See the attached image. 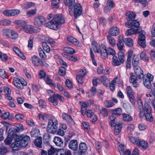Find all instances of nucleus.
Here are the masks:
<instances>
[{"instance_id":"nucleus-1","label":"nucleus","mask_w":155,"mask_h":155,"mask_svg":"<svg viewBox=\"0 0 155 155\" xmlns=\"http://www.w3.org/2000/svg\"><path fill=\"white\" fill-rule=\"evenodd\" d=\"M64 22V18L61 15H56L54 16L51 21L45 24V26L50 29L57 30Z\"/></svg>"},{"instance_id":"nucleus-2","label":"nucleus","mask_w":155,"mask_h":155,"mask_svg":"<svg viewBox=\"0 0 155 155\" xmlns=\"http://www.w3.org/2000/svg\"><path fill=\"white\" fill-rule=\"evenodd\" d=\"M130 28V29L127 30L126 31V34L127 35H130L134 34H138L139 33V35L138 38V44L143 48L146 47L145 32L144 31H142L140 32V31H138L137 29H135L134 28Z\"/></svg>"},{"instance_id":"nucleus-3","label":"nucleus","mask_w":155,"mask_h":155,"mask_svg":"<svg viewBox=\"0 0 155 155\" xmlns=\"http://www.w3.org/2000/svg\"><path fill=\"white\" fill-rule=\"evenodd\" d=\"M58 130V120L54 118L49 120L46 129L47 131L49 133L54 134Z\"/></svg>"},{"instance_id":"nucleus-4","label":"nucleus","mask_w":155,"mask_h":155,"mask_svg":"<svg viewBox=\"0 0 155 155\" xmlns=\"http://www.w3.org/2000/svg\"><path fill=\"white\" fill-rule=\"evenodd\" d=\"M15 23L21 27L23 31L27 33H32L33 32L32 27L27 25V23L24 21L18 20L15 21Z\"/></svg>"},{"instance_id":"nucleus-5","label":"nucleus","mask_w":155,"mask_h":155,"mask_svg":"<svg viewBox=\"0 0 155 155\" xmlns=\"http://www.w3.org/2000/svg\"><path fill=\"white\" fill-rule=\"evenodd\" d=\"M74 8V13H72V11H69L70 14L71 15H74V17L77 18L80 16L82 12V8L81 5L78 3L75 4Z\"/></svg>"},{"instance_id":"nucleus-6","label":"nucleus","mask_w":155,"mask_h":155,"mask_svg":"<svg viewBox=\"0 0 155 155\" xmlns=\"http://www.w3.org/2000/svg\"><path fill=\"white\" fill-rule=\"evenodd\" d=\"M14 85L18 89H22L24 86L27 85L26 82L22 78H14Z\"/></svg>"},{"instance_id":"nucleus-7","label":"nucleus","mask_w":155,"mask_h":155,"mask_svg":"<svg viewBox=\"0 0 155 155\" xmlns=\"http://www.w3.org/2000/svg\"><path fill=\"white\" fill-rule=\"evenodd\" d=\"M143 83L145 86L147 88H150L151 86V81L153 79V76L149 73H148L147 75H145L143 78Z\"/></svg>"},{"instance_id":"nucleus-8","label":"nucleus","mask_w":155,"mask_h":155,"mask_svg":"<svg viewBox=\"0 0 155 155\" xmlns=\"http://www.w3.org/2000/svg\"><path fill=\"white\" fill-rule=\"evenodd\" d=\"M125 24L126 26L128 28H134L135 29H137L139 31H140L141 30V28L140 27V23L137 20L134 19L131 22L126 21L125 22Z\"/></svg>"},{"instance_id":"nucleus-9","label":"nucleus","mask_w":155,"mask_h":155,"mask_svg":"<svg viewBox=\"0 0 155 155\" xmlns=\"http://www.w3.org/2000/svg\"><path fill=\"white\" fill-rule=\"evenodd\" d=\"M126 91L127 96L130 102L133 105H135V97L132 89L130 86H128L127 87Z\"/></svg>"},{"instance_id":"nucleus-10","label":"nucleus","mask_w":155,"mask_h":155,"mask_svg":"<svg viewBox=\"0 0 155 155\" xmlns=\"http://www.w3.org/2000/svg\"><path fill=\"white\" fill-rule=\"evenodd\" d=\"M18 133L15 127H12L10 128L8 131V135L9 137L14 138L15 140L18 141L20 140L19 137L17 134Z\"/></svg>"},{"instance_id":"nucleus-11","label":"nucleus","mask_w":155,"mask_h":155,"mask_svg":"<svg viewBox=\"0 0 155 155\" xmlns=\"http://www.w3.org/2000/svg\"><path fill=\"white\" fill-rule=\"evenodd\" d=\"M45 21V19L43 16L41 15L37 16L35 18L34 25L38 26H41Z\"/></svg>"},{"instance_id":"nucleus-12","label":"nucleus","mask_w":155,"mask_h":155,"mask_svg":"<svg viewBox=\"0 0 155 155\" xmlns=\"http://www.w3.org/2000/svg\"><path fill=\"white\" fill-rule=\"evenodd\" d=\"M115 6V4L113 0H107L106 5L104 8V12L107 13L110 11Z\"/></svg>"},{"instance_id":"nucleus-13","label":"nucleus","mask_w":155,"mask_h":155,"mask_svg":"<svg viewBox=\"0 0 155 155\" xmlns=\"http://www.w3.org/2000/svg\"><path fill=\"white\" fill-rule=\"evenodd\" d=\"M78 143L77 140H71L68 143V147L69 148L74 150L76 151L78 148Z\"/></svg>"},{"instance_id":"nucleus-14","label":"nucleus","mask_w":155,"mask_h":155,"mask_svg":"<svg viewBox=\"0 0 155 155\" xmlns=\"http://www.w3.org/2000/svg\"><path fill=\"white\" fill-rule=\"evenodd\" d=\"M125 126V124L122 123L115 124V126L113 127H114V134L115 135H118L120 132L121 128L122 127H124Z\"/></svg>"},{"instance_id":"nucleus-15","label":"nucleus","mask_w":155,"mask_h":155,"mask_svg":"<svg viewBox=\"0 0 155 155\" xmlns=\"http://www.w3.org/2000/svg\"><path fill=\"white\" fill-rule=\"evenodd\" d=\"M135 73L138 78L141 79L144 76L143 71L139 66L134 67Z\"/></svg>"},{"instance_id":"nucleus-16","label":"nucleus","mask_w":155,"mask_h":155,"mask_svg":"<svg viewBox=\"0 0 155 155\" xmlns=\"http://www.w3.org/2000/svg\"><path fill=\"white\" fill-rule=\"evenodd\" d=\"M130 75L129 80L130 83H132L134 87H138L139 84L137 82V77L133 73H130Z\"/></svg>"},{"instance_id":"nucleus-17","label":"nucleus","mask_w":155,"mask_h":155,"mask_svg":"<svg viewBox=\"0 0 155 155\" xmlns=\"http://www.w3.org/2000/svg\"><path fill=\"white\" fill-rule=\"evenodd\" d=\"M99 52L101 55L103 57L107 58V48H106L105 45L104 44L101 45L100 49L99 50Z\"/></svg>"},{"instance_id":"nucleus-18","label":"nucleus","mask_w":155,"mask_h":155,"mask_svg":"<svg viewBox=\"0 0 155 155\" xmlns=\"http://www.w3.org/2000/svg\"><path fill=\"white\" fill-rule=\"evenodd\" d=\"M138 105V108L139 110L140 113L139 115L140 117H142L144 116V111L143 110V105L141 100L139 99L137 101Z\"/></svg>"},{"instance_id":"nucleus-19","label":"nucleus","mask_w":155,"mask_h":155,"mask_svg":"<svg viewBox=\"0 0 155 155\" xmlns=\"http://www.w3.org/2000/svg\"><path fill=\"white\" fill-rule=\"evenodd\" d=\"M125 15L127 21L131 22L135 18L136 14L132 11H129L126 12Z\"/></svg>"},{"instance_id":"nucleus-20","label":"nucleus","mask_w":155,"mask_h":155,"mask_svg":"<svg viewBox=\"0 0 155 155\" xmlns=\"http://www.w3.org/2000/svg\"><path fill=\"white\" fill-rule=\"evenodd\" d=\"M19 138H21V140H20V142L21 143L22 147H26L28 144V143L30 140V137L29 136L26 135L24 137L22 138L19 137Z\"/></svg>"},{"instance_id":"nucleus-21","label":"nucleus","mask_w":155,"mask_h":155,"mask_svg":"<svg viewBox=\"0 0 155 155\" xmlns=\"http://www.w3.org/2000/svg\"><path fill=\"white\" fill-rule=\"evenodd\" d=\"M21 138L18 141L15 140V142L13 143L12 145V149L13 150H20L22 147L21 143L20 142Z\"/></svg>"},{"instance_id":"nucleus-22","label":"nucleus","mask_w":155,"mask_h":155,"mask_svg":"<svg viewBox=\"0 0 155 155\" xmlns=\"http://www.w3.org/2000/svg\"><path fill=\"white\" fill-rule=\"evenodd\" d=\"M67 39L68 41L73 43L75 45L79 47H82V45L79 44V41L75 38L71 36H68Z\"/></svg>"},{"instance_id":"nucleus-23","label":"nucleus","mask_w":155,"mask_h":155,"mask_svg":"<svg viewBox=\"0 0 155 155\" xmlns=\"http://www.w3.org/2000/svg\"><path fill=\"white\" fill-rule=\"evenodd\" d=\"M32 63L35 66H40L41 63V60L38 56L36 55L33 56L32 58Z\"/></svg>"},{"instance_id":"nucleus-24","label":"nucleus","mask_w":155,"mask_h":155,"mask_svg":"<svg viewBox=\"0 0 155 155\" xmlns=\"http://www.w3.org/2000/svg\"><path fill=\"white\" fill-rule=\"evenodd\" d=\"M119 33V30L116 27H111L109 31V33L112 36H116L118 35Z\"/></svg>"},{"instance_id":"nucleus-25","label":"nucleus","mask_w":155,"mask_h":155,"mask_svg":"<svg viewBox=\"0 0 155 155\" xmlns=\"http://www.w3.org/2000/svg\"><path fill=\"white\" fill-rule=\"evenodd\" d=\"M79 152L81 154H84L87 150L86 144L84 143H81L79 145Z\"/></svg>"},{"instance_id":"nucleus-26","label":"nucleus","mask_w":155,"mask_h":155,"mask_svg":"<svg viewBox=\"0 0 155 155\" xmlns=\"http://www.w3.org/2000/svg\"><path fill=\"white\" fill-rule=\"evenodd\" d=\"M54 142L56 145L58 147H62L63 145V141L60 137H56L54 138Z\"/></svg>"},{"instance_id":"nucleus-27","label":"nucleus","mask_w":155,"mask_h":155,"mask_svg":"<svg viewBox=\"0 0 155 155\" xmlns=\"http://www.w3.org/2000/svg\"><path fill=\"white\" fill-rule=\"evenodd\" d=\"M62 117L63 119L66 120L68 122L74 123V122L71 117L67 113H63L62 114Z\"/></svg>"},{"instance_id":"nucleus-28","label":"nucleus","mask_w":155,"mask_h":155,"mask_svg":"<svg viewBox=\"0 0 155 155\" xmlns=\"http://www.w3.org/2000/svg\"><path fill=\"white\" fill-rule=\"evenodd\" d=\"M96 93V89L95 87H92L91 89L88 91L87 95L89 97H93Z\"/></svg>"},{"instance_id":"nucleus-29","label":"nucleus","mask_w":155,"mask_h":155,"mask_svg":"<svg viewBox=\"0 0 155 155\" xmlns=\"http://www.w3.org/2000/svg\"><path fill=\"white\" fill-rule=\"evenodd\" d=\"M139 57L138 55H134L132 58V63L133 67L137 66L139 63Z\"/></svg>"},{"instance_id":"nucleus-30","label":"nucleus","mask_w":155,"mask_h":155,"mask_svg":"<svg viewBox=\"0 0 155 155\" xmlns=\"http://www.w3.org/2000/svg\"><path fill=\"white\" fill-rule=\"evenodd\" d=\"M118 58L121 64L124 63L125 58V54L123 51H119L118 53Z\"/></svg>"},{"instance_id":"nucleus-31","label":"nucleus","mask_w":155,"mask_h":155,"mask_svg":"<svg viewBox=\"0 0 155 155\" xmlns=\"http://www.w3.org/2000/svg\"><path fill=\"white\" fill-rule=\"evenodd\" d=\"M110 124L111 127L115 126L117 121V118L115 115L113 114L110 117Z\"/></svg>"},{"instance_id":"nucleus-32","label":"nucleus","mask_w":155,"mask_h":155,"mask_svg":"<svg viewBox=\"0 0 155 155\" xmlns=\"http://www.w3.org/2000/svg\"><path fill=\"white\" fill-rule=\"evenodd\" d=\"M112 114L114 115L119 116L122 113V110L120 108H117L115 109H112L111 110Z\"/></svg>"},{"instance_id":"nucleus-33","label":"nucleus","mask_w":155,"mask_h":155,"mask_svg":"<svg viewBox=\"0 0 155 155\" xmlns=\"http://www.w3.org/2000/svg\"><path fill=\"white\" fill-rule=\"evenodd\" d=\"M124 42L126 45L129 47H132L133 45V42L130 38H126L124 39Z\"/></svg>"},{"instance_id":"nucleus-34","label":"nucleus","mask_w":155,"mask_h":155,"mask_svg":"<svg viewBox=\"0 0 155 155\" xmlns=\"http://www.w3.org/2000/svg\"><path fill=\"white\" fill-rule=\"evenodd\" d=\"M121 62L118 60L117 57L114 56L112 58V64L114 66H118L121 65Z\"/></svg>"},{"instance_id":"nucleus-35","label":"nucleus","mask_w":155,"mask_h":155,"mask_svg":"<svg viewBox=\"0 0 155 155\" xmlns=\"http://www.w3.org/2000/svg\"><path fill=\"white\" fill-rule=\"evenodd\" d=\"M35 5V4L31 2H27L23 4V7L24 8L28 9L29 8L34 7Z\"/></svg>"},{"instance_id":"nucleus-36","label":"nucleus","mask_w":155,"mask_h":155,"mask_svg":"<svg viewBox=\"0 0 155 155\" xmlns=\"http://www.w3.org/2000/svg\"><path fill=\"white\" fill-rule=\"evenodd\" d=\"M137 145L140 147H141L143 149L146 150L148 147V144L145 141H141L140 140L139 143H138Z\"/></svg>"},{"instance_id":"nucleus-37","label":"nucleus","mask_w":155,"mask_h":155,"mask_svg":"<svg viewBox=\"0 0 155 155\" xmlns=\"http://www.w3.org/2000/svg\"><path fill=\"white\" fill-rule=\"evenodd\" d=\"M63 49L64 51L68 54H73L75 52L74 50L70 47H65Z\"/></svg>"},{"instance_id":"nucleus-38","label":"nucleus","mask_w":155,"mask_h":155,"mask_svg":"<svg viewBox=\"0 0 155 155\" xmlns=\"http://www.w3.org/2000/svg\"><path fill=\"white\" fill-rule=\"evenodd\" d=\"M117 79V77H115L110 83V88L111 91H113L114 90L115 84L116 83V80Z\"/></svg>"},{"instance_id":"nucleus-39","label":"nucleus","mask_w":155,"mask_h":155,"mask_svg":"<svg viewBox=\"0 0 155 155\" xmlns=\"http://www.w3.org/2000/svg\"><path fill=\"white\" fill-rule=\"evenodd\" d=\"M94 101L92 100H89L82 104V107L83 108L88 107L94 103Z\"/></svg>"},{"instance_id":"nucleus-40","label":"nucleus","mask_w":155,"mask_h":155,"mask_svg":"<svg viewBox=\"0 0 155 155\" xmlns=\"http://www.w3.org/2000/svg\"><path fill=\"white\" fill-rule=\"evenodd\" d=\"M145 117L146 120L149 122H152L153 120V118L152 117L151 112L145 113L144 112Z\"/></svg>"},{"instance_id":"nucleus-41","label":"nucleus","mask_w":155,"mask_h":155,"mask_svg":"<svg viewBox=\"0 0 155 155\" xmlns=\"http://www.w3.org/2000/svg\"><path fill=\"white\" fill-rule=\"evenodd\" d=\"M91 44L94 52L99 53V51L98 49V45L97 42L96 41H92Z\"/></svg>"},{"instance_id":"nucleus-42","label":"nucleus","mask_w":155,"mask_h":155,"mask_svg":"<svg viewBox=\"0 0 155 155\" xmlns=\"http://www.w3.org/2000/svg\"><path fill=\"white\" fill-rule=\"evenodd\" d=\"M107 38L110 45L112 46H114L115 45L116 42L114 38L110 35H107Z\"/></svg>"},{"instance_id":"nucleus-43","label":"nucleus","mask_w":155,"mask_h":155,"mask_svg":"<svg viewBox=\"0 0 155 155\" xmlns=\"http://www.w3.org/2000/svg\"><path fill=\"white\" fill-rule=\"evenodd\" d=\"M122 115L123 120L125 121L129 122L133 120L132 117L127 114L123 113Z\"/></svg>"},{"instance_id":"nucleus-44","label":"nucleus","mask_w":155,"mask_h":155,"mask_svg":"<svg viewBox=\"0 0 155 155\" xmlns=\"http://www.w3.org/2000/svg\"><path fill=\"white\" fill-rule=\"evenodd\" d=\"M39 134V130L38 129H34L32 130L31 132V135L32 137H36Z\"/></svg>"},{"instance_id":"nucleus-45","label":"nucleus","mask_w":155,"mask_h":155,"mask_svg":"<svg viewBox=\"0 0 155 155\" xmlns=\"http://www.w3.org/2000/svg\"><path fill=\"white\" fill-rule=\"evenodd\" d=\"M42 143V138L41 137H39L35 140V145L39 148L41 147Z\"/></svg>"},{"instance_id":"nucleus-46","label":"nucleus","mask_w":155,"mask_h":155,"mask_svg":"<svg viewBox=\"0 0 155 155\" xmlns=\"http://www.w3.org/2000/svg\"><path fill=\"white\" fill-rule=\"evenodd\" d=\"M11 23V21L8 19H3L0 20V25H1L7 26Z\"/></svg>"},{"instance_id":"nucleus-47","label":"nucleus","mask_w":155,"mask_h":155,"mask_svg":"<svg viewBox=\"0 0 155 155\" xmlns=\"http://www.w3.org/2000/svg\"><path fill=\"white\" fill-rule=\"evenodd\" d=\"M140 58L141 59L145 61H148V57L147 55L145 52L143 51L140 54Z\"/></svg>"},{"instance_id":"nucleus-48","label":"nucleus","mask_w":155,"mask_h":155,"mask_svg":"<svg viewBox=\"0 0 155 155\" xmlns=\"http://www.w3.org/2000/svg\"><path fill=\"white\" fill-rule=\"evenodd\" d=\"M16 130L18 133L21 132L24 130V127L23 125L21 124H15Z\"/></svg>"},{"instance_id":"nucleus-49","label":"nucleus","mask_w":155,"mask_h":155,"mask_svg":"<svg viewBox=\"0 0 155 155\" xmlns=\"http://www.w3.org/2000/svg\"><path fill=\"white\" fill-rule=\"evenodd\" d=\"M104 105L106 107H111L114 105V103L110 100H106L104 102Z\"/></svg>"},{"instance_id":"nucleus-50","label":"nucleus","mask_w":155,"mask_h":155,"mask_svg":"<svg viewBox=\"0 0 155 155\" xmlns=\"http://www.w3.org/2000/svg\"><path fill=\"white\" fill-rule=\"evenodd\" d=\"M38 117L40 119H42L43 120H46L49 117V115L43 113L38 114Z\"/></svg>"},{"instance_id":"nucleus-51","label":"nucleus","mask_w":155,"mask_h":155,"mask_svg":"<svg viewBox=\"0 0 155 155\" xmlns=\"http://www.w3.org/2000/svg\"><path fill=\"white\" fill-rule=\"evenodd\" d=\"M144 111L145 113L151 112V108L150 105L147 103L144 104Z\"/></svg>"},{"instance_id":"nucleus-52","label":"nucleus","mask_w":155,"mask_h":155,"mask_svg":"<svg viewBox=\"0 0 155 155\" xmlns=\"http://www.w3.org/2000/svg\"><path fill=\"white\" fill-rule=\"evenodd\" d=\"M131 56L128 54L126 61V67L127 68L131 67Z\"/></svg>"},{"instance_id":"nucleus-53","label":"nucleus","mask_w":155,"mask_h":155,"mask_svg":"<svg viewBox=\"0 0 155 155\" xmlns=\"http://www.w3.org/2000/svg\"><path fill=\"white\" fill-rule=\"evenodd\" d=\"M129 139L130 141L133 144H136L137 145L138 143H139L140 139L134 138L132 137H129Z\"/></svg>"},{"instance_id":"nucleus-54","label":"nucleus","mask_w":155,"mask_h":155,"mask_svg":"<svg viewBox=\"0 0 155 155\" xmlns=\"http://www.w3.org/2000/svg\"><path fill=\"white\" fill-rule=\"evenodd\" d=\"M18 34L15 31L12 30L9 38L12 39H15L18 38Z\"/></svg>"},{"instance_id":"nucleus-55","label":"nucleus","mask_w":155,"mask_h":155,"mask_svg":"<svg viewBox=\"0 0 155 155\" xmlns=\"http://www.w3.org/2000/svg\"><path fill=\"white\" fill-rule=\"evenodd\" d=\"M101 80L105 86L107 85L109 82V80L107 77L102 76L101 77Z\"/></svg>"},{"instance_id":"nucleus-56","label":"nucleus","mask_w":155,"mask_h":155,"mask_svg":"<svg viewBox=\"0 0 155 155\" xmlns=\"http://www.w3.org/2000/svg\"><path fill=\"white\" fill-rule=\"evenodd\" d=\"M12 30L8 29H4L3 30V35L8 38L10 37Z\"/></svg>"},{"instance_id":"nucleus-57","label":"nucleus","mask_w":155,"mask_h":155,"mask_svg":"<svg viewBox=\"0 0 155 155\" xmlns=\"http://www.w3.org/2000/svg\"><path fill=\"white\" fill-rule=\"evenodd\" d=\"M42 45L43 49L46 51L48 52H49L50 51V47L47 45L46 42H42Z\"/></svg>"},{"instance_id":"nucleus-58","label":"nucleus","mask_w":155,"mask_h":155,"mask_svg":"<svg viewBox=\"0 0 155 155\" xmlns=\"http://www.w3.org/2000/svg\"><path fill=\"white\" fill-rule=\"evenodd\" d=\"M107 55H111L113 56H114L116 54V52L114 50L110 47L107 48Z\"/></svg>"},{"instance_id":"nucleus-59","label":"nucleus","mask_w":155,"mask_h":155,"mask_svg":"<svg viewBox=\"0 0 155 155\" xmlns=\"http://www.w3.org/2000/svg\"><path fill=\"white\" fill-rule=\"evenodd\" d=\"M55 97L53 95L48 99L49 101L52 103L54 106L57 105L58 104L57 101L55 99Z\"/></svg>"},{"instance_id":"nucleus-60","label":"nucleus","mask_w":155,"mask_h":155,"mask_svg":"<svg viewBox=\"0 0 155 155\" xmlns=\"http://www.w3.org/2000/svg\"><path fill=\"white\" fill-rule=\"evenodd\" d=\"M57 150L54 148L52 146H51L50 148L48 150V154L49 155L54 154L55 153H56Z\"/></svg>"},{"instance_id":"nucleus-61","label":"nucleus","mask_w":155,"mask_h":155,"mask_svg":"<svg viewBox=\"0 0 155 155\" xmlns=\"http://www.w3.org/2000/svg\"><path fill=\"white\" fill-rule=\"evenodd\" d=\"M38 51L40 57L42 58L45 59L46 58V55L45 54L44 51L41 48H39Z\"/></svg>"},{"instance_id":"nucleus-62","label":"nucleus","mask_w":155,"mask_h":155,"mask_svg":"<svg viewBox=\"0 0 155 155\" xmlns=\"http://www.w3.org/2000/svg\"><path fill=\"white\" fill-rule=\"evenodd\" d=\"M0 77L3 79L7 78V73L6 71L3 69H0Z\"/></svg>"},{"instance_id":"nucleus-63","label":"nucleus","mask_w":155,"mask_h":155,"mask_svg":"<svg viewBox=\"0 0 155 155\" xmlns=\"http://www.w3.org/2000/svg\"><path fill=\"white\" fill-rule=\"evenodd\" d=\"M124 42L118 41L117 43L118 48L119 50V51H123L124 45Z\"/></svg>"},{"instance_id":"nucleus-64","label":"nucleus","mask_w":155,"mask_h":155,"mask_svg":"<svg viewBox=\"0 0 155 155\" xmlns=\"http://www.w3.org/2000/svg\"><path fill=\"white\" fill-rule=\"evenodd\" d=\"M124 150L123 147L121 149V151H120V155H130V154L131 152L130 150H127L124 151Z\"/></svg>"}]
</instances>
